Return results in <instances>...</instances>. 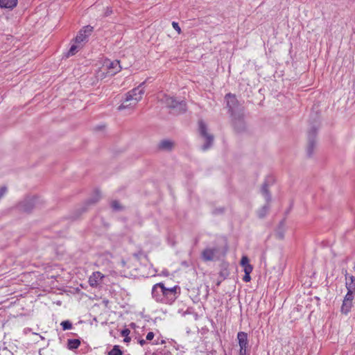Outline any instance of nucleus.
Listing matches in <instances>:
<instances>
[{
    "label": "nucleus",
    "mask_w": 355,
    "mask_h": 355,
    "mask_svg": "<svg viewBox=\"0 0 355 355\" xmlns=\"http://www.w3.org/2000/svg\"><path fill=\"white\" fill-rule=\"evenodd\" d=\"M180 293V286L166 288L162 282L155 284L151 290L153 299L158 303L164 304H172L178 298Z\"/></svg>",
    "instance_id": "1"
},
{
    "label": "nucleus",
    "mask_w": 355,
    "mask_h": 355,
    "mask_svg": "<svg viewBox=\"0 0 355 355\" xmlns=\"http://www.w3.org/2000/svg\"><path fill=\"white\" fill-rule=\"evenodd\" d=\"M144 84L145 83L143 82L137 87L126 93L125 101L119 106L118 110H122L129 107H135L141 100L144 94V90L141 88Z\"/></svg>",
    "instance_id": "2"
},
{
    "label": "nucleus",
    "mask_w": 355,
    "mask_h": 355,
    "mask_svg": "<svg viewBox=\"0 0 355 355\" xmlns=\"http://www.w3.org/2000/svg\"><path fill=\"white\" fill-rule=\"evenodd\" d=\"M273 178L272 176H268L265 180L263 184H262L261 192V194L264 196L266 200V203L257 211V216L259 218H263L267 215L270 210V202L271 201V195L270 193L268 188L273 184Z\"/></svg>",
    "instance_id": "3"
},
{
    "label": "nucleus",
    "mask_w": 355,
    "mask_h": 355,
    "mask_svg": "<svg viewBox=\"0 0 355 355\" xmlns=\"http://www.w3.org/2000/svg\"><path fill=\"white\" fill-rule=\"evenodd\" d=\"M160 101L166 107L172 109L175 114H182L187 110V103L184 101H177L174 97L163 94Z\"/></svg>",
    "instance_id": "4"
},
{
    "label": "nucleus",
    "mask_w": 355,
    "mask_h": 355,
    "mask_svg": "<svg viewBox=\"0 0 355 355\" xmlns=\"http://www.w3.org/2000/svg\"><path fill=\"white\" fill-rule=\"evenodd\" d=\"M199 132L201 137L205 139L206 142L202 146L201 149L205 151L210 148L213 145L214 136L207 132V127L202 120L198 121Z\"/></svg>",
    "instance_id": "5"
},
{
    "label": "nucleus",
    "mask_w": 355,
    "mask_h": 355,
    "mask_svg": "<svg viewBox=\"0 0 355 355\" xmlns=\"http://www.w3.org/2000/svg\"><path fill=\"white\" fill-rule=\"evenodd\" d=\"M318 128L312 126L308 132V145L306 148V153L309 157H311L316 145L315 138L317 135Z\"/></svg>",
    "instance_id": "6"
},
{
    "label": "nucleus",
    "mask_w": 355,
    "mask_h": 355,
    "mask_svg": "<svg viewBox=\"0 0 355 355\" xmlns=\"http://www.w3.org/2000/svg\"><path fill=\"white\" fill-rule=\"evenodd\" d=\"M225 98L227 101L229 112L231 114L243 111L239 107V101L234 94L231 93L227 94Z\"/></svg>",
    "instance_id": "7"
},
{
    "label": "nucleus",
    "mask_w": 355,
    "mask_h": 355,
    "mask_svg": "<svg viewBox=\"0 0 355 355\" xmlns=\"http://www.w3.org/2000/svg\"><path fill=\"white\" fill-rule=\"evenodd\" d=\"M232 117V123L235 130L237 132H243L245 130V123L244 121L243 112H239L231 114Z\"/></svg>",
    "instance_id": "8"
},
{
    "label": "nucleus",
    "mask_w": 355,
    "mask_h": 355,
    "mask_svg": "<svg viewBox=\"0 0 355 355\" xmlns=\"http://www.w3.org/2000/svg\"><path fill=\"white\" fill-rule=\"evenodd\" d=\"M355 293L347 291L344 297L343 304L340 308V311L343 314L347 315L353 306V300L354 299Z\"/></svg>",
    "instance_id": "9"
},
{
    "label": "nucleus",
    "mask_w": 355,
    "mask_h": 355,
    "mask_svg": "<svg viewBox=\"0 0 355 355\" xmlns=\"http://www.w3.org/2000/svg\"><path fill=\"white\" fill-rule=\"evenodd\" d=\"M37 200L36 197L25 199L19 204L18 209L21 211L29 213L36 206Z\"/></svg>",
    "instance_id": "10"
},
{
    "label": "nucleus",
    "mask_w": 355,
    "mask_h": 355,
    "mask_svg": "<svg viewBox=\"0 0 355 355\" xmlns=\"http://www.w3.org/2000/svg\"><path fill=\"white\" fill-rule=\"evenodd\" d=\"M219 248L218 247L206 248L201 253L202 259L205 261H214L218 258Z\"/></svg>",
    "instance_id": "11"
},
{
    "label": "nucleus",
    "mask_w": 355,
    "mask_h": 355,
    "mask_svg": "<svg viewBox=\"0 0 355 355\" xmlns=\"http://www.w3.org/2000/svg\"><path fill=\"white\" fill-rule=\"evenodd\" d=\"M105 66L108 69V73L111 76L115 75L121 70L120 62L117 60L114 61H108L105 63Z\"/></svg>",
    "instance_id": "12"
},
{
    "label": "nucleus",
    "mask_w": 355,
    "mask_h": 355,
    "mask_svg": "<svg viewBox=\"0 0 355 355\" xmlns=\"http://www.w3.org/2000/svg\"><path fill=\"white\" fill-rule=\"evenodd\" d=\"M343 273L345 277V286L347 291L355 293V277L353 275H349L347 270H344Z\"/></svg>",
    "instance_id": "13"
},
{
    "label": "nucleus",
    "mask_w": 355,
    "mask_h": 355,
    "mask_svg": "<svg viewBox=\"0 0 355 355\" xmlns=\"http://www.w3.org/2000/svg\"><path fill=\"white\" fill-rule=\"evenodd\" d=\"M104 278V275L101 272H94L89 278V284L92 287L98 286Z\"/></svg>",
    "instance_id": "14"
},
{
    "label": "nucleus",
    "mask_w": 355,
    "mask_h": 355,
    "mask_svg": "<svg viewBox=\"0 0 355 355\" xmlns=\"http://www.w3.org/2000/svg\"><path fill=\"white\" fill-rule=\"evenodd\" d=\"M237 340L239 345V348H248V334L244 331H239L237 334Z\"/></svg>",
    "instance_id": "15"
},
{
    "label": "nucleus",
    "mask_w": 355,
    "mask_h": 355,
    "mask_svg": "<svg viewBox=\"0 0 355 355\" xmlns=\"http://www.w3.org/2000/svg\"><path fill=\"white\" fill-rule=\"evenodd\" d=\"M17 4V0H0V8L12 10Z\"/></svg>",
    "instance_id": "16"
},
{
    "label": "nucleus",
    "mask_w": 355,
    "mask_h": 355,
    "mask_svg": "<svg viewBox=\"0 0 355 355\" xmlns=\"http://www.w3.org/2000/svg\"><path fill=\"white\" fill-rule=\"evenodd\" d=\"M81 344L80 339H68L67 340V349L71 351L77 349Z\"/></svg>",
    "instance_id": "17"
},
{
    "label": "nucleus",
    "mask_w": 355,
    "mask_h": 355,
    "mask_svg": "<svg viewBox=\"0 0 355 355\" xmlns=\"http://www.w3.org/2000/svg\"><path fill=\"white\" fill-rule=\"evenodd\" d=\"M100 198H101L100 192L98 190H96V191H95L93 196L86 201L85 206L88 207L89 205H95L97 202H98Z\"/></svg>",
    "instance_id": "18"
},
{
    "label": "nucleus",
    "mask_w": 355,
    "mask_h": 355,
    "mask_svg": "<svg viewBox=\"0 0 355 355\" xmlns=\"http://www.w3.org/2000/svg\"><path fill=\"white\" fill-rule=\"evenodd\" d=\"M253 270V267L252 265H247L243 268V271L245 272V275L243 277V280L245 282H249L251 280L250 273Z\"/></svg>",
    "instance_id": "19"
},
{
    "label": "nucleus",
    "mask_w": 355,
    "mask_h": 355,
    "mask_svg": "<svg viewBox=\"0 0 355 355\" xmlns=\"http://www.w3.org/2000/svg\"><path fill=\"white\" fill-rule=\"evenodd\" d=\"M173 143L169 140H163L159 143V147L161 149L169 150L171 148Z\"/></svg>",
    "instance_id": "20"
},
{
    "label": "nucleus",
    "mask_w": 355,
    "mask_h": 355,
    "mask_svg": "<svg viewBox=\"0 0 355 355\" xmlns=\"http://www.w3.org/2000/svg\"><path fill=\"white\" fill-rule=\"evenodd\" d=\"M87 37V35L85 34L82 31H80L75 38V42L78 44L81 43L82 42L86 40Z\"/></svg>",
    "instance_id": "21"
},
{
    "label": "nucleus",
    "mask_w": 355,
    "mask_h": 355,
    "mask_svg": "<svg viewBox=\"0 0 355 355\" xmlns=\"http://www.w3.org/2000/svg\"><path fill=\"white\" fill-rule=\"evenodd\" d=\"M107 355H123V352L121 350L119 345H114L108 352Z\"/></svg>",
    "instance_id": "22"
},
{
    "label": "nucleus",
    "mask_w": 355,
    "mask_h": 355,
    "mask_svg": "<svg viewBox=\"0 0 355 355\" xmlns=\"http://www.w3.org/2000/svg\"><path fill=\"white\" fill-rule=\"evenodd\" d=\"M78 49H80V46L77 44H72L70 47L69 50L67 52V57L76 54V53L78 51Z\"/></svg>",
    "instance_id": "23"
},
{
    "label": "nucleus",
    "mask_w": 355,
    "mask_h": 355,
    "mask_svg": "<svg viewBox=\"0 0 355 355\" xmlns=\"http://www.w3.org/2000/svg\"><path fill=\"white\" fill-rule=\"evenodd\" d=\"M62 330L66 331L72 328V323L69 320H64L60 323Z\"/></svg>",
    "instance_id": "24"
},
{
    "label": "nucleus",
    "mask_w": 355,
    "mask_h": 355,
    "mask_svg": "<svg viewBox=\"0 0 355 355\" xmlns=\"http://www.w3.org/2000/svg\"><path fill=\"white\" fill-rule=\"evenodd\" d=\"M80 31H82L85 34L87 35V36H88L93 31V27L91 26H86L83 27V28L81 29Z\"/></svg>",
    "instance_id": "25"
},
{
    "label": "nucleus",
    "mask_w": 355,
    "mask_h": 355,
    "mask_svg": "<svg viewBox=\"0 0 355 355\" xmlns=\"http://www.w3.org/2000/svg\"><path fill=\"white\" fill-rule=\"evenodd\" d=\"M241 265L244 268L245 266H246L247 265H250V262H249V259L248 258V257L246 256H243L242 258H241Z\"/></svg>",
    "instance_id": "26"
},
{
    "label": "nucleus",
    "mask_w": 355,
    "mask_h": 355,
    "mask_svg": "<svg viewBox=\"0 0 355 355\" xmlns=\"http://www.w3.org/2000/svg\"><path fill=\"white\" fill-rule=\"evenodd\" d=\"M112 207L114 210L118 211L121 209V206L119 202L116 200H114L112 202Z\"/></svg>",
    "instance_id": "27"
},
{
    "label": "nucleus",
    "mask_w": 355,
    "mask_h": 355,
    "mask_svg": "<svg viewBox=\"0 0 355 355\" xmlns=\"http://www.w3.org/2000/svg\"><path fill=\"white\" fill-rule=\"evenodd\" d=\"M249 349L248 348H240L239 355H249Z\"/></svg>",
    "instance_id": "28"
},
{
    "label": "nucleus",
    "mask_w": 355,
    "mask_h": 355,
    "mask_svg": "<svg viewBox=\"0 0 355 355\" xmlns=\"http://www.w3.org/2000/svg\"><path fill=\"white\" fill-rule=\"evenodd\" d=\"M172 26L173 28L176 31H178V33H180L181 32V29H180V27L179 26V24L178 22H175V21H173L172 22Z\"/></svg>",
    "instance_id": "29"
},
{
    "label": "nucleus",
    "mask_w": 355,
    "mask_h": 355,
    "mask_svg": "<svg viewBox=\"0 0 355 355\" xmlns=\"http://www.w3.org/2000/svg\"><path fill=\"white\" fill-rule=\"evenodd\" d=\"M130 330L125 328V329H123L121 332V334L122 336L123 337H126V336H128V335L130 334Z\"/></svg>",
    "instance_id": "30"
},
{
    "label": "nucleus",
    "mask_w": 355,
    "mask_h": 355,
    "mask_svg": "<svg viewBox=\"0 0 355 355\" xmlns=\"http://www.w3.org/2000/svg\"><path fill=\"white\" fill-rule=\"evenodd\" d=\"M7 191V187L3 186L0 187V199L4 196Z\"/></svg>",
    "instance_id": "31"
},
{
    "label": "nucleus",
    "mask_w": 355,
    "mask_h": 355,
    "mask_svg": "<svg viewBox=\"0 0 355 355\" xmlns=\"http://www.w3.org/2000/svg\"><path fill=\"white\" fill-rule=\"evenodd\" d=\"M154 336H155L154 333L152 332V331H150L146 335V340H151L153 339Z\"/></svg>",
    "instance_id": "32"
},
{
    "label": "nucleus",
    "mask_w": 355,
    "mask_h": 355,
    "mask_svg": "<svg viewBox=\"0 0 355 355\" xmlns=\"http://www.w3.org/2000/svg\"><path fill=\"white\" fill-rule=\"evenodd\" d=\"M112 12V9H110V8L107 7L106 9V11L105 12V16H106V17L109 16Z\"/></svg>",
    "instance_id": "33"
},
{
    "label": "nucleus",
    "mask_w": 355,
    "mask_h": 355,
    "mask_svg": "<svg viewBox=\"0 0 355 355\" xmlns=\"http://www.w3.org/2000/svg\"><path fill=\"white\" fill-rule=\"evenodd\" d=\"M167 352H170L166 350V351H164V352H159L158 353H155V354H159V355H168Z\"/></svg>",
    "instance_id": "34"
},
{
    "label": "nucleus",
    "mask_w": 355,
    "mask_h": 355,
    "mask_svg": "<svg viewBox=\"0 0 355 355\" xmlns=\"http://www.w3.org/2000/svg\"><path fill=\"white\" fill-rule=\"evenodd\" d=\"M277 234L279 239H282L284 238V234L282 232H278Z\"/></svg>",
    "instance_id": "35"
},
{
    "label": "nucleus",
    "mask_w": 355,
    "mask_h": 355,
    "mask_svg": "<svg viewBox=\"0 0 355 355\" xmlns=\"http://www.w3.org/2000/svg\"><path fill=\"white\" fill-rule=\"evenodd\" d=\"M130 340H131L130 337L126 336V337H124L123 341L125 342V343H128V342L130 341Z\"/></svg>",
    "instance_id": "36"
},
{
    "label": "nucleus",
    "mask_w": 355,
    "mask_h": 355,
    "mask_svg": "<svg viewBox=\"0 0 355 355\" xmlns=\"http://www.w3.org/2000/svg\"><path fill=\"white\" fill-rule=\"evenodd\" d=\"M139 343L143 346L144 344H146V340L144 339H141L139 340Z\"/></svg>",
    "instance_id": "37"
},
{
    "label": "nucleus",
    "mask_w": 355,
    "mask_h": 355,
    "mask_svg": "<svg viewBox=\"0 0 355 355\" xmlns=\"http://www.w3.org/2000/svg\"><path fill=\"white\" fill-rule=\"evenodd\" d=\"M167 354L168 355H172L171 352H167ZM153 355H159V354H156L154 353Z\"/></svg>",
    "instance_id": "38"
},
{
    "label": "nucleus",
    "mask_w": 355,
    "mask_h": 355,
    "mask_svg": "<svg viewBox=\"0 0 355 355\" xmlns=\"http://www.w3.org/2000/svg\"><path fill=\"white\" fill-rule=\"evenodd\" d=\"M87 207H84L83 209V211H85L87 210Z\"/></svg>",
    "instance_id": "39"
},
{
    "label": "nucleus",
    "mask_w": 355,
    "mask_h": 355,
    "mask_svg": "<svg viewBox=\"0 0 355 355\" xmlns=\"http://www.w3.org/2000/svg\"><path fill=\"white\" fill-rule=\"evenodd\" d=\"M223 211V209H220L219 212H221V213H222Z\"/></svg>",
    "instance_id": "40"
},
{
    "label": "nucleus",
    "mask_w": 355,
    "mask_h": 355,
    "mask_svg": "<svg viewBox=\"0 0 355 355\" xmlns=\"http://www.w3.org/2000/svg\"><path fill=\"white\" fill-rule=\"evenodd\" d=\"M284 224V220L281 221V225Z\"/></svg>",
    "instance_id": "41"
}]
</instances>
